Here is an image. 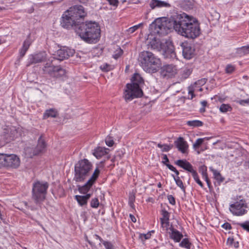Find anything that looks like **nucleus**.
Listing matches in <instances>:
<instances>
[{
  "label": "nucleus",
  "mask_w": 249,
  "mask_h": 249,
  "mask_svg": "<svg viewBox=\"0 0 249 249\" xmlns=\"http://www.w3.org/2000/svg\"><path fill=\"white\" fill-rule=\"evenodd\" d=\"M172 22L174 24V29L185 37L193 39L200 34L198 21L193 20L184 13L173 15Z\"/></svg>",
  "instance_id": "nucleus-1"
},
{
  "label": "nucleus",
  "mask_w": 249,
  "mask_h": 249,
  "mask_svg": "<svg viewBox=\"0 0 249 249\" xmlns=\"http://www.w3.org/2000/svg\"><path fill=\"white\" fill-rule=\"evenodd\" d=\"M75 32L83 40L89 43L97 42L101 36L100 26L95 21L82 22L75 28Z\"/></svg>",
  "instance_id": "nucleus-2"
},
{
  "label": "nucleus",
  "mask_w": 249,
  "mask_h": 249,
  "mask_svg": "<svg viewBox=\"0 0 249 249\" xmlns=\"http://www.w3.org/2000/svg\"><path fill=\"white\" fill-rule=\"evenodd\" d=\"M138 62L144 71L149 73L157 72L161 66V61L154 53L143 51L139 54Z\"/></svg>",
  "instance_id": "nucleus-3"
},
{
  "label": "nucleus",
  "mask_w": 249,
  "mask_h": 249,
  "mask_svg": "<svg viewBox=\"0 0 249 249\" xmlns=\"http://www.w3.org/2000/svg\"><path fill=\"white\" fill-rule=\"evenodd\" d=\"M132 84L126 85V89L124 92V97L126 101H130L135 98L140 97L143 94L139 85L143 83V80L140 74L137 73H134L132 78Z\"/></svg>",
  "instance_id": "nucleus-4"
},
{
  "label": "nucleus",
  "mask_w": 249,
  "mask_h": 249,
  "mask_svg": "<svg viewBox=\"0 0 249 249\" xmlns=\"http://www.w3.org/2000/svg\"><path fill=\"white\" fill-rule=\"evenodd\" d=\"M173 18V16L169 19H166L165 18L156 19L150 25L153 33L159 36L166 35L170 29L174 28V24L172 22Z\"/></svg>",
  "instance_id": "nucleus-5"
},
{
  "label": "nucleus",
  "mask_w": 249,
  "mask_h": 249,
  "mask_svg": "<svg viewBox=\"0 0 249 249\" xmlns=\"http://www.w3.org/2000/svg\"><path fill=\"white\" fill-rule=\"evenodd\" d=\"M91 164L87 159L80 160L75 166L74 179L76 181H82L88 175L91 169Z\"/></svg>",
  "instance_id": "nucleus-6"
},
{
  "label": "nucleus",
  "mask_w": 249,
  "mask_h": 249,
  "mask_svg": "<svg viewBox=\"0 0 249 249\" xmlns=\"http://www.w3.org/2000/svg\"><path fill=\"white\" fill-rule=\"evenodd\" d=\"M48 184L47 182L37 181L34 183L32 189V198L36 204L39 203L45 198Z\"/></svg>",
  "instance_id": "nucleus-7"
},
{
  "label": "nucleus",
  "mask_w": 249,
  "mask_h": 249,
  "mask_svg": "<svg viewBox=\"0 0 249 249\" xmlns=\"http://www.w3.org/2000/svg\"><path fill=\"white\" fill-rule=\"evenodd\" d=\"M44 74L53 77H60L65 75L66 71L59 66H55L51 62H47L42 68Z\"/></svg>",
  "instance_id": "nucleus-8"
},
{
  "label": "nucleus",
  "mask_w": 249,
  "mask_h": 249,
  "mask_svg": "<svg viewBox=\"0 0 249 249\" xmlns=\"http://www.w3.org/2000/svg\"><path fill=\"white\" fill-rule=\"evenodd\" d=\"M248 206L245 199H240L230 205V211L236 216H241L246 214L247 212Z\"/></svg>",
  "instance_id": "nucleus-9"
},
{
  "label": "nucleus",
  "mask_w": 249,
  "mask_h": 249,
  "mask_svg": "<svg viewBox=\"0 0 249 249\" xmlns=\"http://www.w3.org/2000/svg\"><path fill=\"white\" fill-rule=\"evenodd\" d=\"M71 15V14L68 10L66 11L62 15L61 25L63 28L70 29L73 27L75 30V28L78 26V24H80V21L76 20Z\"/></svg>",
  "instance_id": "nucleus-10"
},
{
  "label": "nucleus",
  "mask_w": 249,
  "mask_h": 249,
  "mask_svg": "<svg viewBox=\"0 0 249 249\" xmlns=\"http://www.w3.org/2000/svg\"><path fill=\"white\" fill-rule=\"evenodd\" d=\"M149 48L154 50H157L159 51H162L164 52L165 54L169 53H171V56H173L175 54V53L172 49H166L165 45L163 43H162L160 39H157L156 37L153 38L150 40L148 44Z\"/></svg>",
  "instance_id": "nucleus-11"
},
{
  "label": "nucleus",
  "mask_w": 249,
  "mask_h": 249,
  "mask_svg": "<svg viewBox=\"0 0 249 249\" xmlns=\"http://www.w3.org/2000/svg\"><path fill=\"white\" fill-rule=\"evenodd\" d=\"M71 16L73 17L76 20L80 21V23L83 22L84 18L87 15L84 8L81 5H74L70 8L68 10Z\"/></svg>",
  "instance_id": "nucleus-12"
},
{
  "label": "nucleus",
  "mask_w": 249,
  "mask_h": 249,
  "mask_svg": "<svg viewBox=\"0 0 249 249\" xmlns=\"http://www.w3.org/2000/svg\"><path fill=\"white\" fill-rule=\"evenodd\" d=\"M74 53L75 51L73 49L64 47L58 50L55 53L53 54V58L62 61L72 56Z\"/></svg>",
  "instance_id": "nucleus-13"
},
{
  "label": "nucleus",
  "mask_w": 249,
  "mask_h": 249,
  "mask_svg": "<svg viewBox=\"0 0 249 249\" xmlns=\"http://www.w3.org/2000/svg\"><path fill=\"white\" fill-rule=\"evenodd\" d=\"M98 174V170L96 169L91 177L84 185L82 186H78V190L80 193L85 194L89 191L90 187L97 178Z\"/></svg>",
  "instance_id": "nucleus-14"
},
{
  "label": "nucleus",
  "mask_w": 249,
  "mask_h": 249,
  "mask_svg": "<svg viewBox=\"0 0 249 249\" xmlns=\"http://www.w3.org/2000/svg\"><path fill=\"white\" fill-rule=\"evenodd\" d=\"M182 55L186 59H191L195 54V49L188 42H183L181 44Z\"/></svg>",
  "instance_id": "nucleus-15"
},
{
  "label": "nucleus",
  "mask_w": 249,
  "mask_h": 249,
  "mask_svg": "<svg viewBox=\"0 0 249 249\" xmlns=\"http://www.w3.org/2000/svg\"><path fill=\"white\" fill-rule=\"evenodd\" d=\"M19 158L14 154H7L6 167L17 168L20 165Z\"/></svg>",
  "instance_id": "nucleus-16"
},
{
  "label": "nucleus",
  "mask_w": 249,
  "mask_h": 249,
  "mask_svg": "<svg viewBox=\"0 0 249 249\" xmlns=\"http://www.w3.org/2000/svg\"><path fill=\"white\" fill-rule=\"evenodd\" d=\"M176 73V68L173 65H165L161 68V74L163 77H171Z\"/></svg>",
  "instance_id": "nucleus-17"
},
{
  "label": "nucleus",
  "mask_w": 249,
  "mask_h": 249,
  "mask_svg": "<svg viewBox=\"0 0 249 249\" xmlns=\"http://www.w3.org/2000/svg\"><path fill=\"white\" fill-rule=\"evenodd\" d=\"M175 164L183 169L190 172L192 175L196 172L192 165L186 160H178L175 161Z\"/></svg>",
  "instance_id": "nucleus-18"
},
{
  "label": "nucleus",
  "mask_w": 249,
  "mask_h": 249,
  "mask_svg": "<svg viewBox=\"0 0 249 249\" xmlns=\"http://www.w3.org/2000/svg\"><path fill=\"white\" fill-rule=\"evenodd\" d=\"M46 147V143L45 141L40 136L38 140V143L36 147L33 150L32 153L30 154V156L32 157L36 156L42 152Z\"/></svg>",
  "instance_id": "nucleus-19"
},
{
  "label": "nucleus",
  "mask_w": 249,
  "mask_h": 249,
  "mask_svg": "<svg viewBox=\"0 0 249 249\" xmlns=\"http://www.w3.org/2000/svg\"><path fill=\"white\" fill-rule=\"evenodd\" d=\"M175 145L178 150L182 153H186L187 152L188 145L187 142L184 141L182 137H179L177 141L175 142Z\"/></svg>",
  "instance_id": "nucleus-20"
},
{
  "label": "nucleus",
  "mask_w": 249,
  "mask_h": 249,
  "mask_svg": "<svg viewBox=\"0 0 249 249\" xmlns=\"http://www.w3.org/2000/svg\"><path fill=\"white\" fill-rule=\"evenodd\" d=\"M162 217L160 218L161 227L167 230L169 226L170 213L165 209L161 211Z\"/></svg>",
  "instance_id": "nucleus-21"
},
{
  "label": "nucleus",
  "mask_w": 249,
  "mask_h": 249,
  "mask_svg": "<svg viewBox=\"0 0 249 249\" xmlns=\"http://www.w3.org/2000/svg\"><path fill=\"white\" fill-rule=\"evenodd\" d=\"M149 4L152 9H154L156 8H169L171 7L169 3L160 0H151Z\"/></svg>",
  "instance_id": "nucleus-22"
},
{
  "label": "nucleus",
  "mask_w": 249,
  "mask_h": 249,
  "mask_svg": "<svg viewBox=\"0 0 249 249\" xmlns=\"http://www.w3.org/2000/svg\"><path fill=\"white\" fill-rule=\"evenodd\" d=\"M110 50L112 53V57L116 60L120 57L123 53V51L121 47L119 45H115V44H112Z\"/></svg>",
  "instance_id": "nucleus-23"
},
{
  "label": "nucleus",
  "mask_w": 249,
  "mask_h": 249,
  "mask_svg": "<svg viewBox=\"0 0 249 249\" xmlns=\"http://www.w3.org/2000/svg\"><path fill=\"white\" fill-rule=\"evenodd\" d=\"M171 232H169L170 237L176 242H179L182 238V234L173 227L170 228Z\"/></svg>",
  "instance_id": "nucleus-24"
},
{
  "label": "nucleus",
  "mask_w": 249,
  "mask_h": 249,
  "mask_svg": "<svg viewBox=\"0 0 249 249\" xmlns=\"http://www.w3.org/2000/svg\"><path fill=\"white\" fill-rule=\"evenodd\" d=\"M58 115V112L55 108H50L45 110L43 114V119H46L48 118H56Z\"/></svg>",
  "instance_id": "nucleus-25"
},
{
  "label": "nucleus",
  "mask_w": 249,
  "mask_h": 249,
  "mask_svg": "<svg viewBox=\"0 0 249 249\" xmlns=\"http://www.w3.org/2000/svg\"><path fill=\"white\" fill-rule=\"evenodd\" d=\"M47 58V54L45 52H40L33 56L32 62L37 63L44 61Z\"/></svg>",
  "instance_id": "nucleus-26"
},
{
  "label": "nucleus",
  "mask_w": 249,
  "mask_h": 249,
  "mask_svg": "<svg viewBox=\"0 0 249 249\" xmlns=\"http://www.w3.org/2000/svg\"><path fill=\"white\" fill-rule=\"evenodd\" d=\"M90 196L91 195L90 194H87L85 196L76 195L75 198L78 204L82 206L87 204L88 200L90 197Z\"/></svg>",
  "instance_id": "nucleus-27"
},
{
  "label": "nucleus",
  "mask_w": 249,
  "mask_h": 249,
  "mask_svg": "<svg viewBox=\"0 0 249 249\" xmlns=\"http://www.w3.org/2000/svg\"><path fill=\"white\" fill-rule=\"evenodd\" d=\"M108 149L105 147H98L94 150L93 155L97 159H100L107 153Z\"/></svg>",
  "instance_id": "nucleus-28"
},
{
  "label": "nucleus",
  "mask_w": 249,
  "mask_h": 249,
  "mask_svg": "<svg viewBox=\"0 0 249 249\" xmlns=\"http://www.w3.org/2000/svg\"><path fill=\"white\" fill-rule=\"evenodd\" d=\"M249 53V46H243L238 48L236 50V54L239 57H242Z\"/></svg>",
  "instance_id": "nucleus-29"
},
{
  "label": "nucleus",
  "mask_w": 249,
  "mask_h": 249,
  "mask_svg": "<svg viewBox=\"0 0 249 249\" xmlns=\"http://www.w3.org/2000/svg\"><path fill=\"white\" fill-rule=\"evenodd\" d=\"M186 124L193 128L202 126L203 123L199 120L188 121L186 122Z\"/></svg>",
  "instance_id": "nucleus-30"
},
{
  "label": "nucleus",
  "mask_w": 249,
  "mask_h": 249,
  "mask_svg": "<svg viewBox=\"0 0 249 249\" xmlns=\"http://www.w3.org/2000/svg\"><path fill=\"white\" fill-rule=\"evenodd\" d=\"M214 175V178L219 183L222 182L224 180V178L222 177L220 172L216 170L210 168Z\"/></svg>",
  "instance_id": "nucleus-31"
},
{
  "label": "nucleus",
  "mask_w": 249,
  "mask_h": 249,
  "mask_svg": "<svg viewBox=\"0 0 249 249\" xmlns=\"http://www.w3.org/2000/svg\"><path fill=\"white\" fill-rule=\"evenodd\" d=\"M143 23H141L138 25H134L132 27L129 28L125 31V34L127 35H130L133 33H134L136 31H137L139 28L142 27L143 26Z\"/></svg>",
  "instance_id": "nucleus-32"
},
{
  "label": "nucleus",
  "mask_w": 249,
  "mask_h": 249,
  "mask_svg": "<svg viewBox=\"0 0 249 249\" xmlns=\"http://www.w3.org/2000/svg\"><path fill=\"white\" fill-rule=\"evenodd\" d=\"M174 180L176 182V184L180 188V189L182 190L183 192H185V188L183 185V182L182 180L180 179L179 177H175L173 175H172Z\"/></svg>",
  "instance_id": "nucleus-33"
},
{
  "label": "nucleus",
  "mask_w": 249,
  "mask_h": 249,
  "mask_svg": "<svg viewBox=\"0 0 249 249\" xmlns=\"http://www.w3.org/2000/svg\"><path fill=\"white\" fill-rule=\"evenodd\" d=\"M210 139V137H205L204 138H199L197 139L195 142L193 144L194 148L196 149L197 148H198L203 143L205 140H209Z\"/></svg>",
  "instance_id": "nucleus-34"
},
{
  "label": "nucleus",
  "mask_w": 249,
  "mask_h": 249,
  "mask_svg": "<svg viewBox=\"0 0 249 249\" xmlns=\"http://www.w3.org/2000/svg\"><path fill=\"white\" fill-rule=\"evenodd\" d=\"M219 110L222 113H226L231 111L232 107L229 104H222L219 107Z\"/></svg>",
  "instance_id": "nucleus-35"
},
{
  "label": "nucleus",
  "mask_w": 249,
  "mask_h": 249,
  "mask_svg": "<svg viewBox=\"0 0 249 249\" xmlns=\"http://www.w3.org/2000/svg\"><path fill=\"white\" fill-rule=\"evenodd\" d=\"M179 245L181 247L186 248L187 249H190L191 243L189 242L187 238H184L179 244Z\"/></svg>",
  "instance_id": "nucleus-36"
},
{
  "label": "nucleus",
  "mask_w": 249,
  "mask_h": 249,
  "mask_svg": "<svg viewBox=\"0 0 249 249\" xmlns=\"http://www.w3.org/2000/svg\"><path fill=\"white\" fill-rule=\"evenodd\" d=\"M158 147L162 148V152H168L173 147V145L159 143L158 144Z\"/></svg>",
  "instance_id": "nucleus-37"
},
{
  "label": "nucleus",
  "mask_w": 249,
  "mask_h": 249,
  "mask_svg": "<svg viewBox=\"0 0 249 249\" xmlns=\"http://www.w3.org/2000/svg\"><path fill=\"white\" fill-rule=\"evenodd\" d=\"M7 154L0 153V168L6 167Z\"/></svg>",
  "instance_id": "nucleus-38"
},
{
  "label": "nucleus",
  "mask_w": 249,
  "mask_h": 249,
  "mask_svg": "<svg viewBox=\"0 0 249 249\" xmlns=\"http://www.w3.org/2000/svg\"><path fill=\"white\" fill-rule=\"evenodd\" d=\"M151 232H154V231H152L151 232H148L146 234L140 233L139 234V239H141L142 241H143V240L148 239L150 238V237L151 236Z\"/></svg>",
  "instance_id": "nucleus-39"
},
{
  "label": "nucleus",
  "mask_w": 249,
  "mask_h": 249,
  "mask_svg": "<svg viewBox=\"0 0 249 249\" xmlns=\"http://www.w3.org/2000/svg\"><path fill=\"white\" fill-rule=\"evenodd\" d=\"M192 176L194 179V180L196 181V182L199 184V185L201 187H203V184L202 182L200 181V180L199 178L198 175L196 172H195L194 174H192Z\"/></svg>",
  "instance_id": "nucleus-40"
},
{
  "label": "nucleus",
  "mask_w": 249,
  "mask_h": 249,
  "mask_svg": "<svg viewBox=\"0 0 249 249\" xmlns=\"http://www.w3.org/2000/svg\"><path fill=\"white\" fill-rule=\"evenodd\" d=\"M199 172L201 173L202 176L203 178L208 177L207 173V167L205 166H202L199 168Z\"/></svg>",
  "instance_id": "nucleus-41"
},
{
  "label": "nucleus",
  "mask_w": 249,
  "mask_h": 249,
  "mask_svg": "<svg viewBox=\"0 0 249 249\" xmlns=\"http://www.w3.org/2000/svg\"><path fill=\"white\" fill-rule=\"evenodd\" d=\"M31 43H32V41H31V39L29 38V36L28 38L24 41L22 47L25 48L27 50H28Z\"/></svg>",
  "instance_id": "nucleus-42"
},
{
  "label": "nucleus",
  "mask_w": 249,
  "mask_h": 249,
  "mask_svg": "<svg viewBox=\"0 0 249 249\" xmlns=\"http://www.w3.org/2000/svg\"><path fill=\"white\" fill-rule=\"evenodd\" d=\"M235 70V67L231 64L227 65L225 69L227 73H231Z\"/></svg>",
  "instance_id": "nucleus-43"
},
{
  "label": "nucleus",
  "mask_w": 249,
  "mask_h": 249,
  "mask_svg": "<svg viewBox=\"0 0 249 249\" xmlns=\"http://www.w3.org/2000/svg\"><path fill=\"white\" fill-rule=\"evenodd\" d=\"M166 166L172 171L174 172L176 174V177H178L179 172L176 169V168L171 164H166Z\"/></svg>",
  "instance_id": "nucleus-44"
},
{
  "label": "nucleus",
  "mask_w": 249,
  "mask_h": 249,
  "mask_svg": "<svg viewBox=\"0 0 249 249\" xmlns=\"http://www.w3.org/2000/svg\"><path fill=\"white\" fill-rule=\"evenodd\" d=\"M239 225L244 230L249 231V221H246L243 223H239Z\"/></svg>",
  "instance_id": "nucleus-45"
},
{
  "label": "nucleus",
  "mask_w": 249,
  "mask_h": 249,
  "mask_svg": "<svg viewBox=\"0 0 249 249\" xmlns=\"http://www.w3.org/2000/svg\"><path fill=\"white\" fill-rule=\"evenodd\" d=\"M99 205V201L97 198L92 199L90 202V206L92 208H97Z\"/></svg>",
  "instance_id": "nucleus-46"
},
{
  "label": "nucleus",
  "mask_w": 249,
  "mask_h": 249,
  "mask_svg": "<svg viewBox=\"0 0 249 249\" xmlns=\"http://www.w3.org/2000/svg\"><path fill=\"white\" fill-rule=\"evenodd\" d=\"M120 138H121L120 137H117V138H115L113 136H111V137L110 136V147L112 146L114 144V143H115L114 140L115 141L117 140V141L119 142Z\"/></svg>",
  "instance_id": "nucleus-47"
},
{
  "label": "nucleus",
  "mask_w": 249,
  "mask_h": 249,
  "mask_svg": "<svg viewBox=\"0 0 249 249\" xmlns=\"http://www.w3.org/2000/svg\"><path fill=\"white\" fill-rule=\"evenodd\" d=\"M167 198L169 203L174 205L176 204V201L174 197L172 195H168Z\"/></svg>",
  "instance_id": "nucleus-48"
},
{
  "label": "nucleus",
  "mask_w": 249,
  "mask_h": 249,
  "mask_svg": "<svg viewBox=\"0 0 249 249\" xmlns=\"http://www.w3.org/2000/svg\"><path fill=\"white\" fill-rule=\"evenodd\" d=\"M222 227L225 230H230L231 229V224L228 222L225 223L222 225Z\"/></svg>",
  "instance_id": "nucleus-49"
},
{
  "label": "nucleus",
  "mask_w": 249,
  "mask_h": 249,
  "mask_svg": "<svg viewBox=\"0 0 249 249\" xmlns=\"http://www.w3.org/2000/svg\"><path fill=\"white\" fill-rule=\"evenodd\" d=\"M118 3V0H110V5L113 6L115 8L117 7Z\"/></svg>",
  "instance_id": "nucleus-50"
},
{
  "label": "nucleus",
  "mask_w": 249,
  "mask_h": 249,
  "mask_svg": "<svg viewBox=\"0 0 249 249\" xmlns=\"http://www.w3.org/2000/svg\"><path fill=\"white\" fill-rule=\"evenodd\" d=\"M238 103L241 105L249 104V99H247L246 100H241L238 101Z\"/></svg>",
  "instance_id": "nucleus-51"
},
{
  "label": "nucleus",
  "mask_w": 249,
  "mask_h": 249,
  "mask_svg": "<svg viewBox=\"0 0 249 249\" xmlns=\"http://www.w3.org/2000/svg\"><path fill=\"white\" fill-rule=\"evenodd\" d=\"M191 71L189 69H186L184 70L183 74V77L185 78H187L191 74Z\"/></svg>",
  "instance_id": "nucleus-52"
},
{
  "label": "nucleus",
  "mask_w": 249,
  "mask_h": 249,
  "mask_svg": "<svg viewBox=\"0 0 249 249\" xmlns=\"http://www.w3.org/2000/svg\"><path fill=\"white\" fill-rule=\"evenodd\" d=\"M207 79L205 78L201 79L196 82V84L199 85H203L206 82Z\"/></svg>",
  "instance_id": "nucleus-53"
},
{
  "label": "nucleus",
  "mask_w": 249,
  "mask_h": 249,
  "mask_svg": "<svg viewBox=\"0 0 249 249\" xmlns=\"http://www.w3.org/2000/svg\"><path fill=\"white\" fill-rule=\"evenodd\" d=\"M27 50L26 49L22 47L19 52L20 56L22 57L25 54Z\"/></svg>",
  "instance_id": "nucleus-54"
},
{
  "label": "nucleus",
  "mask_w": 249,
  "mask_h": 249,
  "mask_svg": "<svg viewBox=\"0 0 249 249\" xmlns=\"http://www.w3.org/2000/svg\"><path fill=\"white\" fill-rule=\"evenodd\" d=\"M163 157L162 163L166 165V164H169L168 163H167V162H169V159H168L167 155H163Z\"/></svg>",
  "instance_id": "nucleus-55"
},
{
  "label": "nucleus",
  "mask_w": 249,
  "mask_h": 249,
  "mask_svg": "<svg viewBox=\"0 0 249 249\" xmlns=\"http://www.w3.org/2000/svg\"><path fill=\"white\" fill-rule=\"evenodd\" d=\"M135 200V195L133 194H130L129 196V201L128 203H131L134 202Z\"/></svg>",
  "instance_id": "nucleus-56"
},
{
  "label": "nucleus",
  "mask_w": 249,
  "mask_h": 249,
  "mask_svg": "<svg viewBox=\"0 0 249 249\" xmlns=\"http://www.w3.org/2000/svg\"><path fill=\"white\" fill-rule=\"evenodd\" d=\"M108 65L107 64H106L105 65L101 66H100L101 69L102 71H108Z\"/></svg>",
  "instance_id": "nucleus-57"
},
{
  "label": "nucleus",
  "mask_w": 249,
  "mask_h": 249,
  "mask_svg": "<svg viewBox=\"0 0 249 249\" xmlns=\"http://www.w3.org/2000/svg\"><path fill=\"white\" fill-rule=\"evenodd\" d=\"M234 241V239L233 238H231V237H229L228 239V240H227V243L228 244H229L230 245H232L233 242Z\"/></svg>",
  "instance_id": "nucleus-58"
},
{
  "label": "nucleus",
  "mask_w": 249,
  "mask_h": 249,
  "mask_svg": "<svg viewBox=\"0 0 249 249\" xmlns=\"http://www.w3.org/2000/svg\"><path fill=\"white\" fill-rule=\"evenodd\" d=\"M204 178L205 179V181H206V182H207V185H208V187H209V188H211V181H210V180H209V179L208 177H207V178Z\"/></svg>",
  "instance_id": "nucleus-59"
},
{
  "label": "nucleus",
  "mask_w": 249,
  "mask_h": 249,
  "mask_svg": "<svg viewBox=\"0 0 249 249\" xmlns=\"http://www.w3.org/2000/svg\"><path fill=\"white\" fill-rule=\"evenodd\" d=\"M129 217L132 222L134 223L136 222V218L133 215H132V214H130Z\"/></svg>",
  "instance_id": "nucleus-60"
},
{
  "label": "nucleus",
  "mask_w": 249,
  "mask_h": 249,
  "mask_svg": "<svg viewBox=\"0 0 249 249\" xmlns=\"http://www.w3.org/2000/svg\"><path fill=\"white\" fill-rule=\"evenodd\" d=\"M114 42H117L118 41H119V39H120V36L119 35L117 34V35H114Z\"/></svg>",
  "instance_id": "nucleus-61"
},
{
  "label": "nucleus",
  "mask_w": 249,
  "mask_h": 249,
  "mask_svg": "<svg viewBox=\"0 0 249 249\" xmlns=\"http://www.w3.org/2000/svg\"><path fill=\"white\" fill-rule=\"evenodd\" d=\"M103 244H104L106 249H109V244L107 242H104Z\"/></svg>",
  "instance_id": "nucleus-62"
},
{
  "label": "nucleus",
  "mask_w": 249,
  "mask_h": 249,
  "mask_svg": "<svg viewBox=\"0 0 249 249\" xmlns=\"http://www.w3.org/2000/svg\"><path fill=\"white\" fill-rule=\"evenodd\" d=\"M201 104L202 105V107H205L207 105V102L206 101H203L201 102Z\"/></svg>",
  "instance_id": "nucleus-63"
},
{
  "label": "nucleus",
  "mask_w": 249,
  "mask_h": 249,
  "mask_svg": "<svg viewBox=\"0 0 249 249\" xmlns=\"http://www.w3.org/2000/svg\"><path fill=\"white\" fill-rule=\"evenodd\" d=\"M189 94H191V95H192L191 99L193 98V97L195 96L194 94V91L193 90H190L189 91Z\"/></svg>",
  "instance_id": "nucleus-64"
}]
</instances>
